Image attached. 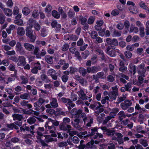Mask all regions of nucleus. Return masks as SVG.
I'll list each match as a JSON object with an SVG mask.
<instances>
[{
	"instance_id": "obj_1",
	"label": "nucleus",
	"mask_w": 149,
	"mask_h": 149,
	"mask_svg": "<svg viewBox=\"0 0 149 149\" xmlns=\"http://www.w3.org/2000/svg\"><path fill=\"white\" fill-rule=\"evenodd\" d=\"M26 36L28 37L30 41L31 42H34L36 39L35 34L33 31L31 29V28L27 27L26 29Z\"/></svg>"
},
{
	"instance_id": "obj_2",
	"label": "nucleus",
	"mask_w": 149,
	"mask_h": 149,
	"mask_svg": "<svg viewBox=\"0 0 149 149\" xmlns=\"http://www.w3.org/2000/svg\"><path fill=\"white\" fill-rule=\"evenodd\" d=\"M79 72L84 77L86 76L88 73H89L88 67L86 69L84 67H80L79 68Z\"/></svg>"
},
{
	"instance_id": "obj_3",
	"label": "nucleus",
	"mask_w": 149,
	"mask_h": 149,
	"mask_svg": "<svg viewBox=\"0 0 149 149\" xmlns=\"http://www.w3.org/2000/svg\"><path fill=\"white\" fill-rule=\"evenodd\" d=\"M41 65L39 62H37L35 64V65L31 70V72L33 74H37L38 70L41 69Z\"/></svg>"
},
{
	"instance_id": "obj_4",
	"label": "nucleus",
	"mask_w": 149,
	"mask_h": 149,
	"mask_svg": "<svg viewBox=\"0 0 149 149\" xmlns=\"http://www.w3.org/2000/svg\"><path fill=\"white\" fill-rule=\"evenodd\" d=\"M89 73H95L100 71L101 69V67L100 66H93L88 67Z\"/></svg>"
},
{
	"instance_id": "obj_5",
	"label": "nucleus",
	"mask_w": 149,
	"mask_h": 149,
	"mask_svg": "<svg viewBox=\"0 0 149 149\" xmlns=\"http://www.w3.org/2000/svg\"><path fill=\"white\" fill-rule=\"evenodd\" d=\"M74 78L75 80L78 81L82 85H84L87 82L86 80L79 75H75Z\"/></svg>"
},
{
	"instance_id": "obj_6",
	"label": "nucleus",
	"mask_w": 149,
	"mask_h": 149,
	"mask_svg": "<svg viewBox=\"0 0 149 149\" xmlns=\"http://www.w3.org/2000/svg\"><path fill=\"white\" fill-rule=\"evenodd\" d=\"M139 75V76L138 77V81L137 82V83L136 84L137 85L139 86L143 82V81L144 80L143 77L145 76L146 73H141V72L140 73H138Z\"/></svg>"
},
{
	"instance_id": "obj_7",
	"label": "nucleus",
	"mask_w": 149,
	"mask_h": 149,
	"mask_svg": "<svg viewBox=\"0 0 149 149\" xmlns=\"http://www.w3.org/2000/svg\"><path fill=\"white\" fill-rule=\"evenodd\" d=\"M59 128L61 130L66 131H68L69 129L72 128L70 125L68 124H66L63 123H61L59 126Z\"/></svg>"
},
{
	"instance_id": "obj_8",
	"label": "nucleus",
	"mask_w": 149,
	"mask_h": 149,
	"mask_svg": "<svg viewBox=\"0 0 149 149\" xmlns=\"http://www.w3.org/2000/svg\"><path fill=\"white\" fill-rule=\"evenodd\" d=\"M17 65L19 66H24L26 63L25 58L23 56H19L18 58Z\"/></svg>"
},
{
	"instance_id": "obj_9",
	"label": "nucleus",
	"mask_w": 149,
	"mask_h": 149,
	"mask_svg": "<svg viewBox=\"0 0 149 149\" xmlns=\"http://www.w3.org/2000/svg\"><path fill=\"white\" fill-rule=\"evenodd\" d=\"M16 50L18 51L21 54L24 55L25 53V51L23 49L21 43L17 42L16 45Z\"/></svg>"
},
{
	"instance_id": "obj_10",
	"label": "nucleus",
	"mask_w": 149,
	"mask_h": 149,
	"mask_svg": "<svg viewBox=\"0 0 149 149\" xmlns=\"http://www.w3.org/2000/svg\"><path fill=\"white\" fill-rule=\"evenodd\" d=\"M77 93L80 98L82 100L87 99V96H86V94L84 93V91L82 89H80Z\"/></svg>"
},
{
	"instance_id": "obj_11",
	"label": "nucleus",
	"mask_w": 149,
	"mask_h": 149,
	"mask_svg": "<svg viewBox=\"0 0 149 149\" xmlns=\"http://www.w3.org/2000/svg\"><path fill=\"white\" fill-rule=\"evenodd\" d=\"M44 136L45 137V141L47 143L57 141L56 139L53 138L52 137V136L50 135H45Z\"/></svg>"
},
{
	"instance_id": "obj_12",
	"label": "nucleus",
	"mask_w": 149,
	"mask_h": 149,
	"mask_svg": "<svg viewBox=\"0 0 149 149\" xmlns=\"http://www.w3.org/2000/svg\"><path fill=\"white\" fill-rule=\"evenodd\" d=\"M24 46L26 50L29 51H32L34 49V47L33 45L28 43H24Z\"/></svg>"
},
{
	"instance_id": "obj_13",
	"label": "nucleus",
	"mask_w": 149,
	"mask_h": 149,
	"mask_svg": "<svg viewBox=\"0 0 149 149\" xmlns=\"http://www.w3.org/2000/svg\"><path fill=\"white\" fill-rule=\"evenodd\" d=\"M82 112V110L79 109L77 110L75 108H74L72 110L70 113L72 115L77 116V115L79 116L80 115Z\"/></svg>"
},
{
	"instance_id": "obj_14",
	"label": "nucleus",
	"mask_w": 149,
	"mask_h": 149,
	"mask_svg": "<svg viewBox=\"0 0 149 149\" xmlns=\"http://www.w3.org/2000/svg\"><path fill=\"white\" fill-rule=\"evenodd\" d=\"M50 104L52 107L53 108H56L58 106L57 100L56 98H52Z\"/></svg>"
},
{
	"instance_id": "obj_15",
	"label": "nucleus",
	"mask_w": 149,
	"mask_h": 149,
	"mask_svg": "<svg viewBox=\"0 0 149 149\" xmlns=\"http://www.w3.org/2000/svg\"><path fill=\"white\" fill-rule=\"evenodd\" d=\"M118 118L120 121H121L123 118H125L127 116V115L125 114L124 112L123 111H121L119 112L118 114Z\"/></svg>"
},
{
	"instance_id": "obj_16",
	"label": "nucleus",
	"mask_w": 149,
	"mask_h": 149,
	"mask_svg": "<svg viewBox=\"0 0 149 149\" xmlns=\"http://www.w3.org/2000/svg\"><path fill=\"white\" fill-rule=\"evenodd\" d=\"M145 64L144 63H142L139 65L138 66L139 69L138 70V73H140V72L141 73H145L146 72V69L144 68Z\"/></svg>"
},
{
	"instance_id": "obj_17",
	"label": "nucleus",
	"mask_w": 149,
	"mask_h": 149,
	"mask_svg": "<svg viewBox=\"0 0 149 149\" xmlns=\"http://www.w3.org/2000/svg\"><path fill=\"white\" fill-rule=\"evenodd\" d=\"M118 93L114 92H110L109 93L108 95L109 97L111 99L115 100L116 99L117 96H118Z\"/></svg>"
},
{
	"instance_id": "obj_18",
	"label": "nucleus",
	"mask_w": 149,
	"mask_h": 149,
	"mask_svg": "<svg viewBox=\"0 0 149 149\" xmlns=\"http://www.w3.org/2000/svg\"><path fill=\"white\" fill-rule=\"evenodd\" d=\"M28 102H27L26 100H23L20 103V104L22 106L26 107L28 108L31 110V111H33L31 109L32 107V105L28 103Z\"/></svg>"
},
{
	"instance_id": "obj_19",
	"label": "nucleus",
	"mask_w": 149,
	"mask_h": 149,
	"mask_svg": "<svg viewBox=\"0 0 149 149\" xmlns=\"http://www.w3.org/2000/svg\"><path fill=\"white\" fill-rule=\"evenodd\" d=\"M25 31L24 28L21 27H19L17 30V33L20 36H22L24 35Z\"/></svg>"
},
{
	"instance_id": "obj_20",
	"label": "nucleus",
	"mask_w": 149,
	"mask_h": 149,
	"mask_svg": "<svg viewBox=\"0 0 149 149\" xmlns=\"http://www.w3.org/2000/svg\"><path fill=\"white\" fill-rule=\"evenodd\" d=\"M36 117L34 116H31L27 120V122L30 125L35 123L36 121Z\"/></svg>"
},
{
	"instance_id": "obj_21",
	"label": "nucleus",
	"mask_w": 149,
	"mask_h": 149,
	"mask_svg": "<svg viewBox=\"0 0 149 149\" xmlns=\"http://www.w3.org/2000/svg\"><path fill=\"white\" fill-rule=\"evenodd\" d=\"M87 123L85 124V125L87 128L91 126V125L93 123V119L92 118L89 117L88 120L86 121Z\"/></svg>"
},
{
	"instance_id": "obj_22",
	"label": "nucleus",
	"mask_w": 149,
	"mask_h": 149,
	"mask_svg": "<svg viewBox=\"0 0 149 149\" xmlns=\"http://www.w3.org/2000/svg\"><path fill=\"white\" fill-rule=\"evenodd\" d=\"M91 144L90 143L88 142L86 145L84 144H80L78 146V148L79 149H84V148H88L91 146Z\"/></svg>"
},
{
	"instance_id": "obj_23",
	"label": "nucleus",
	"mask_w": 149,
	"mask_h": 149,
	"mask_svg": "<svg viewBox=\"0 0 149 149\" xmlns=\"http://www.w3.org/2000/svg\"><path fill=\"white\" fill-rule=\"evenodd\" d=\"M53 58L52 56L49 55H46L45 56V59L46 62L49 64H52L53 63Z\"/></svg>"
},
{
	"instance_id": "obj_24",
	"label": "nucleus",
	"mask_w": 149,
	"mask_h": 149,
	"mask_svg": "<svg viewBox=\"0 0 149 149\" xmlns=\"http://www.w3.org/2000/svg\"><path fill=\"white\" fill-rule=\"evenodd\" d=\"M35 127L34 125L31 126L30 127L28 126H25V131L29 132L31 134L33 135L34 132H33V129Z\"/></svg>"
},
{
	"instance_id": "obj_25",
	"label": "nucleus",
	"mask_w": 149,
	"mask_h": 149,
	"mask_svg": "<svg viewBox=\"0 0 149 149\" xmlns=\"http://www.w3.org/2000/svg\"><path fill=\"white\" fill-rule=\"evenodd\" d=\"M14 120H18L21 121L23 118V117L21 115L15 114L12 115Z\"/></svg>"
},
{
	"instance_id": "obj_26",
	"label": "nucleus",
	"mask_w": 149,
	"mask_h": 149,
	"mask_svg": "<svg viewBox=\"0 0 149 149\" xmlns=\"http://www.w3.org/2000/svg\"><path fill=\"white\" fill-rule=\"evenodd\" d=\"M98 128L97 127H94L93 128H91V132H89V136L90 137H91L93 136L95 134L96 132H98Z\"/></svg>"
},
{
	"instance_id": "obj_27",
	"label": "nucleus",
	"mask_w": 149,
	"mask_h": 149,
	"mask_svg": "<svg viewBox=\"0 0 149 149\" xmlns=\"http://www.w3.org/2000/svg\"><path fill=\"white\" fill-rule=\"evenodd\" d=\"M3 10L4 13L7 16H11L13 13L12 11L10 9L7 8H4Z\"/></svg>"
},
{
	"instance_id": "obj_28",
	"label": "nucleus",
	"mask_w": 149,
	"mask_h": 149,
	"mask_svg": "<svg viewBox=\"0 0 149 149\" xmlns=\"http://www.w3.org/2000/svg\"><path fill=\"white\" fill-rule=\"evenodd\" d=\"M129 68L130 69V71L131 73L133 72V75H134L136 72L135 66L132 64H130Z\"/></svg>"
},
{
	"instance_id": "obj_29",
	"label": "nucleus",
	"mask_w": 149,
	"mask_h": 149,
	"mask_svg": "<svg viewBox=\"0 0 149 149\" xmlns=\"http://www.w3.org/2000/svg\"><path fill=\"white\" fill-rule=\"evenodd\" d=\"M36 23V22L35 20L31 18L29 19L28 21V24L29 25V27L30 28H32Z\"/></svg>"
},
{
	"instance_id": "obj_30",
	"label": "nucleus",
	"mask_w": 149,
	"mask_h": 149,
	"mask_svg": "<svg viewBox=\"0 0 149 149\" xmlns=\"http://www.w3.org/2000/svg\"><path fill=\"white\" fill-rule=\"evenodd\" d=\"M81 117L83 118V120L84 122V124L86 123V121L88 120L89 117H87L86 114L84 112H81L80 114Z\"/></svg>"
},
{
	"instance_id": "obj_31",
	"label": "nucleus",
	"mask_w": 149,
	"mask_h": 149,
	"mask_svg": "<svg viewBox=\"0 0 149 149\" xmlns=\"http://www.w3.org/2000/svg\"><path fill=\"white\" fill-rule=\"evenodd\" d=\"M34 50L33 51V54L36 56L37 58H39L40 55L39 54V53L38 52L39 49V48L38 47H34Z\"/></svg>"
},
{
	"instance_id": "obj_32",
	"label": "nucleus",
	"mask_w": 149,
	"mask_h": 149,
	"mask_svg": "<svg viewBox=\"0 0 149 149\" xmlns=\"http://www.w3.org/2000/svg\"><path fill=\"white\" fill-rule=\"evenodd\" d=\"M140 143L144 147H146L148 146V141L143 139H141L139 140Z\"/></svg>"
},
{
	"instance_id": "obj_33",
	"label": "nucleus",
	"mask_w": 149,
	"mask_h": 149,
	"mask_svg": "<svg viewBox=\"0 0 149 149\" xmlns=\"http://www.w3.org/2000/svg\"><path fill=\"white\" fill-rule=\"evenodd\" d=\"M132 84L131 82L128 83L126 84L125 85V87L126 90V91L130 92L131 91L130 88L132 87Z\"/></svg>"
},
{
	"instance_id": "obj_34",
	"label": "nucleus",
	"mask_w": 149,
	"mask_h": 149,
	"mask_svg": "<svg viewBox=\"0 0 149 149\" xmlns=\"http://www.w3.org/2000/svg\"><path fill=\"white\" fill-rule=\"evenodd\" d=\"M97 74L98 79L99 78L101 79H104L106 78V76L103 72H98Z\"/></svg>"
},
{
	"instance_id": "obj_35",
	"label": "nucleus",
	"mask_w": 149,
	"mask_h": 149,
	"mask_svg": "<svg viewBox=\"0 0 149 149\" xmlns=\"http://www.w3.org/2000/svg\"><path fill=\"white\" fill-rule=\"evenodd\" d=\"M90 35L92 38L93 39H95V38L98 36V34L96 31H93L91 32Z\"/></svg>"
},
{
	"instance_id": "obj_36",
	"label": "nucleus",
	"mask_w": 149,
	"mask_h": 149,
	"mask_svg": "<svg viewBox=\"0 0 149 149\" xmlns=\"http://www.w3.org/2000/svg\"><path fill=\"white\" fill-rule=\"evenodd\" d=\"M22 12L24 15H27L30 13V10L28 7H25L23 9Z\"/></svg>"
},
{
	"instance_id": "obj_37",
	"label": "nucleus",
	"mask_w": 149,
	"mask_h": 149,
	"mask_svg": "<svg viewBox=\"0 0 149 149\" xmlns=\"http://www.w3.org/2000/svg\"><path fill=\"white\" fill-rule=\"evenodd\" d=\"M113 33L114 37H119L121 36L122 32L120 31L114 30Z\"/></svg>"
},
{
	"instance_id": "obj_38",
	"label": "nucleus",
	"mask_w": 149,
	"mask_h": 149,
	"mask_svg": "<svg viewBox=\"0 0 149 149\" xmlns=\"http://www.w3.org/2000/svg\"><path fill=\"white\" fill-rule=\"evenodd\" d=\"M126 98V97L124 95H123V97H118L117 100V102H116V104H119L121 102H122L125 100Z\"/></svg>"
},
{
	"instance_id": "obj_39",
	"label": "nucleus",
	"mask_w": 149,
	"mask_h": 149,
	"mask_svg": "<svg viewBox=\"0 0 149 149\" xmlns=\"http://www.w3.org/2000/svg\"><path fill=\"white\" fill-rule=\"evenodd\" d=\"M41 104L38 101L34 103V106L36 107V110L39 111L40 109V107L41 106Z\"/></svg>"
},
{
	"instance_id": "obj_40",
	"label": "nucleus",
	"mask_w": 149,
	"mask_h": 149,
	"mask_svg": "<svg viewBox=\"0 0 149 149\" xmlns=\"http://www.w3.org/2000/svg\"><path fill=\"white\" fill-rule=\"evenodd\" d=\"M52 16L55 18H58L60 17L59 13L55 10H53L52 13Z\"/></svg>"
},
{
	"instance_id": "obj_41",
	"label": "nucleus",
	"mask_w": 149,
	"mask_h": 149,
	"mask_svg": "<svg viewBox=\"0 0 149 149\" xmlns=\"http://www.w3.org/2000/svg\"><path fill=\"white\" fill-rule=\"evenodd\" d=\"M71 128L69 129L67 131V133H68L70 136L72 137L73 136L77 134V132L76 131H71Z\"/></svg>"
},
{
	"instance_id": "obj_42",
	"label": "nucleus",
	"mask_w": 149,
	"mask_h": 149,
	"mask_svg": "<svg viewBox=\"0 0 149 149\" xmlns=\"http://www.w3.org/2000/svg\"><path fill=\"white\" fill-rule=\"evenodd\" d=\"M125 56L127 58H130L132 55V54L130 51H126L124 52Z\"/></svg>"
},
{
	"instance_id": "obj_43",
	"label": "nucleus",
	"mask_w": 149,
	"mask_h": 149,
	"mask_svg": "<svg viewBox=\"0 0 149 149\" xmlns=\"http://www.w3.org/2000/svg\"><path fill=\"white\" fill-rule=\"evenodd\" d=\"M90 53L88 51L86 50L84 52L81 53L82 57L84 59H85L89 55Z\"/></svg>"
},
{
	"instance_id": "obj_44",
	"label": "nucleus",
	"mask_w": 149,
	"mask_h": 149,
	"mask_svg": "<svg viewBox=\"0 0 149 149\" xmlns=\"http://www.w3.org/2000/svg\"><path fill=\"white\" fill-rule=\"evenodd\" d=\"M20 79L22 81L21 83L22 84H25L27 83L28 82V78L24 76H22L20 77Z\"/></svg>"
},
{
	"instance_id": "obj_45",
	"label": "nucleus",
	"mask_w": 149,
	"mask_h": 149,
	"mask_svg": "<svg viewBox=\"0 0 149 149\" xmlns=\"http://www.w3.org/2000/svg\"><path fill=\"white\" fill-rule=\"evenodd\" d=\"M58 146L60 147H64L67 146L68 144L66 142L61 141L58 143Z\"/></svg>"
},
{
	"instance_id": "obj_46",
	"label": "nucleus",
	"mask_w": 149,
	"mask_h": 149,
	"mask_svg": "<svg viewBox=\"0 0 149 149\" xmlns=\"http://www.w3.org/2000/svg\"><path fill=\"white\" fill-rule=\"evenodd\" d=\"M5 20V17L4 15L1 13L0 14V24H3Z\"/></svg>"
},
{
	"instance_id": "obj_47",
	"label": "nucleus",
	"mask_w": 149,
	"mask_h": 149,
	"mask_svg": "<svg viewBox=\"0 0 149 149\" xmlns=\"http://www.w3.org/2000/svg\"><path fill=\"white\" fill-rule=\"evenodd\" d=\"M139 5L141 8L144 9L148 10V9L147 6L145 5V3L143 1H141L139 3Z\"/></svg>"
},
{
	"instance_id": "obj_48",
	"label": "nucleus",
	"mask_w": 149,
	"mask_h": 149,
	"mask_svg": "<svg viewBox=\"0 0 149 149\" xmlns=\"http://www.w3.org/2000/svg\"><path fill=\"white\" fill-rule=\"evenodd\" d=\"M40 77L42 80L45 81L46 82H47L48 81H50L49 80L47 75L45 74H43L41 75Z\"/></svg>"
},
{
	"instance_id": "obj_49",
	"label": "nucleus",
	"mask_w": 149,
	"mask_h": 149,
	"mask_svg": "<svg viewBox=\"0 0 149 149\" xmlns=\"http://www.w3.org/2000/svg\"><path fill=\"white\" fill-rule=\"evenodd\" d=\"M50 122L52 124V125H53L54 126H57L60 125L59 121L56 120H51Z\"/></svg>"
},
{
	"instance_id": "obj_50",
	"label": "nucleus",
	"mask_w": 149,
	"mask_h": 149,
	"mask_svg": "<svg viewBox=\"0 0 149 149\" xmlns=\"http://www.w3.org/2000/svg\"><path fill=\"white\" fill-rule=\"evenodd\" d=\"M29 97V95L27 93H24L19 96V97L20 98L22 99L25 100L28 99V98Z\"/></svg>"
},
{
	"instance_id": "obj_51",
	"label": "nucleus",
	"mask_w": 149,
	"mask_h": 149,
	"mask_svg": "<svg viewBox=\"0 0 149 149\" xmlns=\"http://www.w3.org/2000/svg\"><path fill=\"white\" fill-rule=\"evenodd\" d=\"M70 100H71L70 99H68L63 97L61 98L60 100L62 102L64 103H67V104H68V103H69V102L70 101Z\"/></svg>"
},
{
	"instance_id": "obj_52",
	"label": "nucleus",
	"mask_w": 149,
	"mask_h": 149,
	"mask_svg": "<svg viewBox=\"0 0 149 149\" xmlns=\"http://www.w3.org/2000/svg\"><path fill=\"white\" fill-rule=\"evenodd\" d=\"M95 17L92 16L90 17L88 21V23L89 24H91L94 22L95 20Z\"/></svg>"
},
{
	"instance_id": "obj_53",
	"label": "nucleus",
	"mask_w": 149,
	"mask_h": 149,
	"mask_svg": "<svg viewBox=\"0 0 149 149\" xmlns=\"http://www.w3.org/2000/svg\"><path fill=\"white\" fill-rule=\"evenodd\" d=\"M144 27H141L139 28L140 35L141 37H143L144 36Z\"/></svg>"
},
{
	"instance_id": "obj_54",
	"label": "nucleus",
	"mask_w": 149,
	"mask_h": 149,
	"mask_svg": "<svg viewBox=\"0 0 149 149\" xmlns=\"http://www.w3.org/2000/svg\"><path fill=\"white\" fill-rule=\"evenodd\" d=\"M115 132L114 130H109L106 133V134L108 136H113L115 134Z\"/></svg>"
},
{
	"instance_id": "obj_55",
	"label": "nucleus",
	"mask_w": 149,
	"mask_h": 149,
	"mask_svg": "<svg viewBox=\"0 0 149 149\" xmlns=\"http://www.w3.org/2000/svg\"><path fill=\"white\" fill-rule=\"evenodd\" d=\"M51 123V122L49 121L48 123L47 124L45 125L46 130H50L53 129L54 127V126L53 125H50Z\"/></svg>"
},
{
	"instance_id": "obj_56",
	"label": "nucleus",
	"mask_w": 149,
	"mask_h": 149,
	"mask_svg": "<svg viewBox=\"0 0 149 149\" xmlns=\"http://www.w3.org/2000/svg\"><path fill=\"white\" fill-rule=\"evenodd\" d=\"M14 23L18 25H22L23 24V21L21 19H18L15 20Z\"/></svg>"
},
{
	"instance_id": "obj_57",
	"label": "nucleus",
	"mask_w": 149,
	"mask_h": 149,
	"mask_svg": "<svg viewBox=\"0 0 149 149\" xmlns=\"http://www.w3.org/2000/svg\"><path fill=\"white\" fill-rule=\"evenodd\" d=\"M82 136V135H84V138H87L88 137H90L89 136V133L88 134V132L87 131H84L83 132H81L79 133V135Z\"/></svg>"
},
{
	"instance_id": "obj_58",
	"label": "nucleus",
	"mask_w": 149,
	"mask_h": 149,
	"mask_svg": "<svg viewBox=\"0 0 149 149\" xmlns=\"http://www.w3.org/2000/svg\"><path fill=\"white\" fill-rule=\"evenodd\" d=\"M33 26L35 30L37 31H38L40 29V26L38 23L36 22L34 25Z\"/></svg>"
},
{
	"instance_id": "obj_59",
	"label": "nucleus",
	"mask_w": 149,
	"mask_h": 149,
	"mask_svg": "<svg viewBox=\"0 0 149 149\" xmlns=\"http://www.w3.org/2000/svg\"><path fill=\"white\" fill-rule=\"evenodd\" d=\"M107 54L112 57H114L116 56L115 51L113 50H111Z\"/></svg>"
},
{
	"instance_id": "obj_60",
	"label": "nucleus",
	"mask_w": 149,
	"mask_h": 149,
	"mask_svg": "<svg viewBox=\"0 0 149 149\" xmlns=\"http://www.w3.org/2000/svg\"><path fill=\"white\" fill-rule=\"evenodd\" d=\"M69 46L68 44H65L62 47V50L63 51H65L69 49Z\"/></svg>"
},
{
	"instance_id": "obj_61",
	"label": "nucleus",
	"mask_w": 149,
	"mask_h": 149,
	"mask_svg": "<svg viewBox=\"0 0 149 149\" xmlns=\"http://www.w3.org/2000/svg\"><path fill=\"white\" fill-rule=\"evenodd\" d=\"M70 121V119L67 117L64 118L63 120V123L66 124H68L69 123Z\"/></svg>"
},
{
	"instance_id": "obj_62",
	"label": "nucleus",
	"mask_w": 149,
	"mask_h": 149,
	"mask_svg": "<svg viewBox=\"0 0 149 149\" xmlns=\"http://www.w3.org/2000/svg\"><path fill=\"white\" fill-rule=\"evenodd\" d=\"M78 69L76 68L70 67V72L71 74H74L75 72H77Z\"/></svg>"
},
{
	"instance_id": "obj_63",
	"label": "nucleus",
	"mask_w": 149,
	"mask_h": 149,
	"mask_svg": "<svg viewBox=\"0 0 149 149\" xmlns=\"http://www.w3.org/2000/svg\"><path fill=\"white\" fill-rule=\"evenodd\" d=\"M109 100V96H106L104 97H102L101 101V103L102 104H104L106 103V100Z\"/></svg>"
},
{
	"instance_id": "obj_64",
	"label": "nucleus",
	"mask_w": 149,
	"mask_h": 149,
	"mask_svg": "<svg viewBox=\"0 0 149 149\" xmlns=\"http://www.w3.org/2000/svg\"><path fill=\"white\" fill-rule=\"evenodd\" d=\"M39 15V13L37 10H34L33 12L32 16L34 17H36Z\"/></svg>"
}]
</instances>
